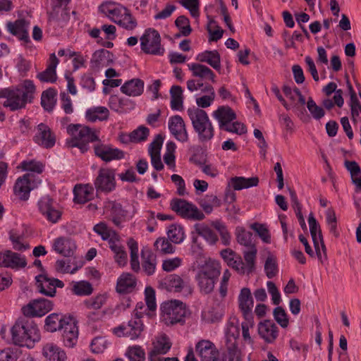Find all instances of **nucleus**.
Listing matches in <instances>:
<instances>
[{
    "label": "nucleus",
    "mask_w": 361,
    "mask_h": 361,
    "mask_svg": "<svg viewBox=\"0 0 361 361\" xmlns=\"http://www.w3.org/2000/svg\"><path fill=\"white\" fill-rule=\"evenodd\" d=\"M288 191H289L290 196V200L293 204V207L295 209V214L298 217L299 224L303 230H306L307 226H306L303 215L302 214V205L300 204V203L298 201L296 192H295L294 190H293L290 188H288Z\"/></svg>",
    "instance_id": "nucleus-44"
},
{
    "label": "nucleus",
    "mask_w": 361,
    "mask_h": 361,
    "mask_svg": "<svg viewBox=\"0 0 361 361\" xmlns=\"http://www.w3.org/2000/svg\"><path fill=\"white\" fill-rule=\"evenodd\" d=\"M307 107L312 117L316 120H319L325 114L324 110L321 106L317 105L312 97L308 99Z\"/></svg>",
    "instance_id": "nucleus-59"
},
{
    "label": "nucleus",
    "mask_w": 361,
    "mask_h": 361,
    "mask_svg": "<svg viewBox=\"0 0 361 361\" xmlns=\"http://www.w3.org/2000/svg\"><path fill=\"white\" fill-rule=\"evenodd\" d=\"M126 355L130 361H144L145 359V353L139 345L129 347L126 350Z\"/></svg>",
    "instance_id": "nucleus-54"
},
{
    "label": "nucleus",
    "mask_w": 361,
    "mask_h": 361,
    "mask_svg": "<svg viewBox=\"0 0 361 361\" xmlns=\"http://www.w3.org/2000/svg\"><path fill=\"white\" fill-rule=\"evenodd\" d=\"M67 132L71 136V138L66 141L68 147H78L82 153H85L90 148V142H97L94 145V152L95 156L102 161L110 162L124 157V152L122 150L101 142L98 132L90 127L80 124H71L67 128Z\"/></svg>",
    "instance_id": "nucleus-1"
},
{
    "label": "nucleus",
    "mask_w": 361,
    "mask_h": 361,
    "mask_svg": "<svg viewBox=\"0 0 361 361\" xmlns=\"http://www.w3.org/2000/svg\"><path fill=\"white\" fill-rule=\"evenodd\" d=\"M200 205L206 214H210L214 207H218L221 205V200L215 195H207L200 200Z\"/></svg>",
    "instance_id": "nucleus-45"
},
{
    "label": "nucleus",
    "mask_w": 361,
    "mask_h": 361,
    "mask_svg": "<svg viewBox=\"0 0 361 361\" xmlns=\"http://www.w3.org/2000/svg\"><path fill=\"white\" fill-rule=\"evenodd\" d=\"M168 238L173 243H180L184 239V231L181 226L171 225L167 232Z\"/></svg>",
    "instance_id": "nucleus-51"
},
{
    "label": "nucleus",
    "mask_w": 361,
    "mask_h": 361,
    "mask_svg": "<svg viewBox=\"0 0 361 361\" xmlns=\"http://www.w3.org/2000/svg\"><path fill=\"white\" fill-rule=\"evenodd\" d=\"M12 339L20 346L33 347L40 339L39 330L33 320L27 317L19 319L11 329Z\"/></svg>",
    "instance_id": "nucleus-4"
},
{
    "label": "nucleus",
    "mask_w": 361,
    "mask_h": 361,
    "mask_svg": "<svg viewBox=\"0 0 361 361\" xmlns=\"http://www.w3.org/2000/svg\"><path fill=\"white\" fill-rule=\"evenodd\" d=\"M9 239L12 243L13 250L18 252H23L30 249V245L25 241L22 235L17 234L14 232H10Z\"/></svg>",
    "instance_id": "nucleus-47"
},
{
    "label": "nucleus",
    "mask_w": 361,
    "mask_h": 361,
    "mask_svg": "<svg viewBox=\"0 0 361 361\" xmlns=\"http://www.w3.org/2000/svg\"><path fill=\"white\" fill-rule=\"evenodd\" d=\"M197 60L202 63H207L215 70L221 68V57L219 52L214 51H205L199 54Z\"/></svg>",
    "instance_id": "nucleus-35"
},
{
    "label": "nucleus",
    "mask_w": 361,
    "mask_h": 361,
    "mask_svg": "<svg viewBox=\"0 0 361 361\" xmlns=\"http://www.w3.org/2000/svg\"><path fill=\"white\" fill-rule=\"evenodd\" d=\"M27 262L25 256L7 250L0 252V267L18 269L25 267Z\"/></svg>",
    "instance_id": "nucleus-16"
},
{
    "label": "nucleus",
    "mask_w": 361,
    "mask_h": 361,
    "mask_svg": "<svg viewBox=\"0 0 361 361\" xmlns=\"http://www.w3.org/2000/svg\"><path fill=\"white\" fill-rule=\"evenodd\" d=\"M234 328L237 336L234 334L231 336L227 334L226 338V353L224 355V361H238L240 360V352L238 348L237 338L239 336L238 329L236 326H231Z\"/></svg>",
    "instance_id": "nucleus-20"
},
{
    "label": "nucleus",
    "mask_w": 361,
    "mask_h": 361,
    "mask_svg": "<svg viewBox=\"0 0 361 361\" xmlns=\"http://www.w3.org/2000/svg\"><path fill=\"white\" fill-rule=\"evenodd\" d=\"M141 49L147 54L163 55L164 48L161 44L159 33L154 29L149 28L145 30L140 37Z\"/></svg>",
    "instance_id": "nucleus-9"
},
{
    "label": "nucleus",
    "mask_w": 361,
    "mask_h": 361,
    "mask_svg": "<svg viewBox=\"0 0 361 361\" xmlns=\"http://www.w3.org/2000/svg\"><path fill=\"white\" fill-rule=\"evenodd\" d=\"M33 140L38 145L49 149L56 143V135L47 125L41 123L37 127V133L33 137Z\"/></svg>",
    "instance_id": "nucleus-15"
},
{
    "label": "nucleus",
    "mask_w": 361,
    "mask_h": 361,
    "mask_svg": "<svg viewBox=\"0 0 361 361\" xmlns=\"http://www.w3.org/2000/svg\"><path fill=\"white\" fill-rule=\"evenodd\" d=\"M187 112L200 142L211 140L214 135V130L207 112L198 107L189 108Z\"/></svg>",
    "instance_id": "nucleus-5"
},
{
    "label": "nucleus",
    "mask_w": 361,
    "mask_h": 361,
    "mask_svg": "<svg viewBox=\"0 0 361 361\" xmlns=\"http://www.w3.org/2000/svg\"><path fill=\"white\" fill-rule=\"evenodd\" d=\"M109 244L110 249L114 253L115 261L119 266H124L127 263L128 255L124 250V247L117 240L110 238L109 240Z\"/></svg>",
    "instance_id": "nucleus-37"
},
{
    "label": "nucleus",
    "mask_w": 361,
    "mask_h": 361,
    "mask_svg": "<svg viewBox=\"0 0 361 361\" xmlns=\"http://www.w3.org/2000/svg\"><path fill=\"white\" fill-rule=\"evenodd\" d=\"M154 246L157 251L163 255L172 254L175 251L174 246L165 238H157Z\"/></svg>",
    "instance_id": "nucleus-49"
},
{
    "label": "nucleus",
    "mask_w": 361,
    "mask_h": 361,
    "mask_svg": "<svg viewBox=\"0 0 361 361\" xmlns=\"http://www.w3.org/2000/svg\"><path fill=\"white\" fill-rule=\"evenodd\" d=\"M40 212L52 223H56L61 218V212L53 206V200L49 196L42 197L38 203Z\"/></svg>",
    "instance_id": "nucleus-23"
},
{
    "label": "nucleus",
    "mask_w": 361,
    "mask_h": 361,
    "mask_svg": "<svg viewBox=\"0 0 361 361\" xmlns=\"http://www.w3.org/2000/svg\"><path fill=\"white\" fill-rule=\"evenodd\" d=\"M142 331L143 324L140 317L133 318L126 324L114 329V333L118 336H126L132 340L137 338Z\"/></svg>",
    "instance_id": "nucleus-14"
},
{
    "label": "nucleus",
    "mask_w": 361,
    "mask_h": 361,
    "mask_svg": "<svg viewBox=\"0 0 361 361\" xmlns=\"http://www.w3.org/2000/svg\"><path fill=\"white\" fill-rule=\"evenodd\" d=\"M47 15L50 23L63 27L70 19V10L68 6H50Z\"/></svg>",
    "instance_id": "nucleus-19"
},
{
    "label": "nucleus",
    "mask_w": 361,
    "mask_h": 361,
    "mask_svg": "<svg viewBox=\"0 0 361 361\" xmlns=\"http://www.w3.org/2000/svg\"><path fill=\"white\" fill-rule=\"evenodd\" d=\"M6 27L8 32L17 37L19 40L24 43L30 42L28 35V23L24 19H18L15 22H8Z\"/></svg>",
    "instance_id": "nucleus-21"
},
{
    "label": "nucleus",
    "mask_w": 361,
    "mask_h": 361,
    "mask_svg": "<svg viewBox=\"0 0 361 361\" xmlns=\"http://www.w3.org/2000/svg\"><path fill=\"white\" fill-rule=\"evenodd\" d=\"M171 348V343L169 337L164 334L157 338L154 343L153 350L157 353L166 354Z\"/></svg>",
    "instance_id": "nucleus-46"
},
{
    "label": "nucleus",
    "mask_w": 361,
    "mask_h": 361,
    "mask_svg": "<svg viewBox=\"0 0 361 361\" xmlns=\"http://www.w3.org/2000/svg\"><path fill=\"white\" fill-rule=\"evenodd\" d=\"M133 137V142L144 141L149 135V129L145 126H140L130 133Z\"/></svg>",
    "instance_id": "nucleus-64"
},
{
    "label": "nucleus",
    "mask_w": 361,
    "mask_h": 361,
    "mask_svg": "<svg viewBox=\"0 0 361 361\" xmlns=\"http://www.w3.org/2000/svg\"><path fill=\"white\" fill-rule=\"evenodd\" d=\"M274 317L276 322L283 328H286L288 325V318L285 310L282 307H277L274 310Z\"/></svg>",
    "instance_id": "nucleus-60"
},
{
    "label": "nucleus",
    "mask_w": 361,
    "mask_h": 361,
    "mask_svg": "<svg viewBox=\"0 0 361 361\" xmlns=\"http://www.w3.org/2000/svg\"><path fill=\"white\" fill-rule=\"evenodd\" d=\"M108 348L107 340L102 336H97L90 343L91 351L93 353H103Z\"/></svg>",
    "instance_id": "nucleus-55"
},
{
    "label": "nucleus",
    "mask_w": 361,
    "mask_h": 361,
    "mask_svg": "<svg viewBox=\"0 0 361 361\" xmlns=\"http://www.w3.org/2000/svg\"><path fill=\"white\" fill-rule=\"evenodd\" d=\"M94 188L89 184L77 185L75 186L74 201L78 204H84L92 198Z\"/></svg>",
    "instance_id": "nucleus-32"
},
{
    "label": "nucleus",
    "mask_w": 361,
    "mask_h": 361,
    "mask_svg": "<svg viewBox=\"0 0 361 361\" xmlns=\"http://www.w3.org/2000/svg\"><path fill=\"white\" fill-rule=\"evenodd\" d=\"M94 188L97 192L109 193L116 188L115 171L109 168H101L94 180Z\"/></svg>",
    "instance_id": "nucleus-10"
},
{
    "label": "nucleus",
    "mask_w": 361,
    "mask_h": 361,
    "mask_svg": "<svg viewBox=\"0 0 361 361\" xmlns=\"http://www.w3.org/2000/svg\"><path fill=\"white\" fill-rule=\"evenodd\" d=\"M235 235L238 243L240 245L248 249L256 247L252 240V233L245 230L243 227L238 226L236 228Z\"/></svg>",
    "instance_id": "nucleus-42"
},
{
    "label": "nucleus",
    "mask_w": 361,
    "mask_h": 361,
    "mask_svg": "<svg viewBox=\"0 0 361 361\" xmlns=\"http://www.w3.org/2000/svg\"><path fill=\"white\" fill-rule=\"evenodd\" d=\"M170 208L183 219L201 221L205 217L197 206L183 199L174 198L171 200Z\"/></svg>",
    "instance_id": "nucleus-8"
},
{
    "label": "nucleus",
    "mask_w": 361,
    "mask_h": 361,
    "mask_svg": "<svg viewBox=\"0 0 361 361\" xmlns=\"http://www.w3.org/2000/svg\"><path fill=\"white\" fill-rule=\"evenodd\" d=\"M171 108L173 110L180 111L183 109V90L180 86L173 85L170 90Z\"/></svg>",
    "instance_id": "nucleus-40"
},
{
    "label": "nucleus",
    "mask_w": 361,
    "mask_h": 361,
    "mask_svg": "<svg viewBox=\"0 0 361 361\" xmlns=\"http://www.w3.org/2000/svg\"><path fill=\"white\" fill-rule=\"evenodd\" d=\"M44 329L49 332L63 331V343L73 348L78 342V328L76 320L71 315L51 313L45 319Z\"/></svg>",
    "instance_id": "nucleus-2"
},
{
    "label": "nucleus",
    "mask_w": 361,
    "mask_h": 361,
    "mask_svg": "<svg viewBox=\"0 0 361 361\" xmlns=\"http://www.w3.org/2000/svg\"><path fill=\"white\" fill-rule=\"evenodd\" d=\"M213 116L219 121L221 129H224L230 122L236 118L235 113L228 106L219 107L214 111Z\"/></svg>",
    "instance_id": "nucleus-28"
},
{
    "label": "nucleus",
    "mask_w": 361,
    "mask_h": 361,
    "mask_svg": "<svg viewBox=\"0 0 361 361\" xmlns=\"http://www.w3.org/2000/svg\"><path fill=\"white\" fill-rule=\"evenodd\" d=\"M56 91L54 88H49L42 92L41 104L45 111H52L56 102Z\"/></svg>",
    "instance_id": "nucleus-41"
},
{
    "label": "nucleus",
    "mask_w": 361,
    "mask_h": 361,
    "mask_svg": "<svg viewBox=\"0 0 361 361\" xmlns=\"http://www.w3.org/2000/svg\"><path fill=\"white\" fill-rule=\"evenodd\" d=\"M264 271L269 279L274 278L278 272L277 264L273 257H268L264 264Z\"/></svg>",
    "instance_id": "nucleus-62"
},
{
    "label": "nucleus",
    "mask_w": 361,
    "mask_h": 361,
    "mask_svg": "<svg viewBox=\"0 0 361 361\" xmlns=\"http://www.w3.org/2000/svg\"><path fill=\"white\" fill-rule=\"evenodd\" d=\"M308 223L310 226V234L314 243V246L315 248V251L320 261H322V253L319 247V245H321L322 250L324 253V258H327L326 255V248L324 245L323 235L322 233V229L319 224L317 222V219L314 218L312 213H310L308 217Z\"/></svg>",
    "instance_id": "nucleus-11"
},
{
    "label": "nucleus",
    "mask_w": 361,
    "mask_h": 361,
    "mask_svg": "<svg viewBox=\"0 0 361 361\" xmlns=\"http://www.w3.org/2000/svg\"><path fill=\"white\" fill-rule=\"evenodd\" d=\"M221 274V266L217 261L209 260L200 269L197 276L200 292L209 294L214 290L216 281Z\"/></svg>",
    "instance_id": "nucleus-6"
},
{
    "label": "nucleus",
    "mask_w": 361,
    "mask_h": 361,
    "mask_svg": "<svg viewBox=\"0 0 361 361\" xmlns=\"http://www.w3.org/2000/svg\"><path fill=\"white\" fill-rule=\"evenodd\" d=\"M257 252V248L255 247L249 248L248 251H245L243 252L244 259L246 263L245 264L247 274L252 273L255 270Z\"/></svg>",
    "instance_id": "nucleus-52"
},
{
    "label": "nucleus",
    "mask_w": 361,
    "mask_h": 361,
    "mask_svg": "<svg viewBox=\"0 0 361 361\" xmlns=\"http://www.w3.org/2000/svg\"><path fill=\"white\" fill-rule=\"evenodd\" d=\"M238 305L243 317H253L252 310L254 301L250 288H243L241 289L238 296Z\"/></svg>",
    "instance_id": "nucleus-25"
},
{
    "label": "nucleus",
    "mask_w": 361,
    "mask_h": 361,
    "mask_svg": "<svg viewBox=\"0 0 361 361\" xmlns=\"http://www.w3.org/2000/svg\"><path fill=\"white\" fill-rule=\"evenodd\" d=\"M195 231L210 244H214L218 240V237L215 232L208 226H199L196 225Z\"/></svg>",
    "instance_id": "nucleus-53"
},
{
    "label": "nucleus",
    "mask_w": 361,
    "mask_h": 361,
    "mask_svg": "<svg viewBox=\"0 0 361 361\" xmlns=\"http://www.w3.org/2000/svg\"><path fill=\"white\" fill-rule=\"evenodd\" d=\"M53 308V302L47 299H37L23 307L22 312L25 317L31 319L34 317H42Z\"/></svg>",
    "instance_id": "nucleus-13"
},
{
    "label": "nucleus",
    "mask_w": 361,
    "mask_h": 361,
    "mask_svg": "<svg viewBox=\"0 0 361 361\" xmlns=\"http://www.w3.org/2000/svg\"><path fill=\"white\" fill-rule=\"evenodd\" d=\"M109 111L104 106L92 107L87 110L86 118L91 122H95L97 120L106 121L108 119Z\"/></svg>",
    "instance_id": "nucleus-38"
},
{
    "label": "nucleus",
    "mask_w": 361,
    "mask_h": 361,
    "mask_svg": "<svg viewBox=\"0 0 361 361\" xmlns=\"http://www.w3.org/2000/svg\"><path fill=\"white\" fill-rule=\"evenodd\" d=\"M258 333L267 343H272L278 337L279 328L272 321L264 320L259 323Z\"/></svg>",
    "instance_id": "nucleus-24"
},
{
    "label": "nucleus",
    "mask_w": 361,
    "mask_h": 361,
    "mask_svg": "<svg viewBox=\"0 0 361 361\" xmlns=\"http://www.w3.org/2000/svg\"><path fill=\"white\" fill-rule=\"evenodd\" d=\"M141 257L143 271L147 276L152 275L155 272L157 266L156 256L150 250L146 249L142 250Z\"/></svg>",
    "instance_id": "nucleus-33"
},
{
    "label": "nucleus",
    "mask_w": 361,
    "mask_h": 361,
    "mask_svg": "<svg viewBox=\"0 0 361 361\" xmlns=\"http://www.w3.org/2000/svg\"><path fill=\"white\" fill-rule=\"evenodd\" d=\"M169 128L177 140L181 142H185L188 140L185 123L180 116L176 115L169 118Z\"/></svg>",
    "instance_id": "nucleus-18"
},
{
    "label": "nucleus",
    "mask_w": 361,
    "mask_h": 361,
    "mask_svg": "<svg viewBox=\"0 0 361 361\" xmlns=\"http://www.w3.org/2000/svg\"><path fill=\"white\" fill-rule=\"evenodd\" d=\"M251 228L256 231V233L264 243H270L271 236L269 230L264 225L258 223H255L252 224Z\"/></svg>",
    "instance_id": "nucleus-63"
},
{
    "label": "nucleus",
    "mask_w": 361,
    "mask_h": 361,
    "mask_svg": "<svg viewBox=\"0 0 361 361\" xmlns=\"http://www.w3.org/2000/svg\"><path fill=\"white\" fill-rule=\"evenodd\" d=\"M54 249L59 254L64 257H70L73 255L76 245L71 239L61 237L54 240Z\"/></svg>",
    "instance_id": "nucleus-27"
},
{
    "label": "nucleus",
    "mask_w": 361,
    "mask_h": 361,
    "mask_svg": "<svg viewBox=\"0 0 361 361\" xmlns=\"http://www.w3.org/2000/svg\"><path fill=\"white\" fill-rule=\"evenodd\" d=\"M188 66L193 77L202 80H208L212 82H216V75L209 67L197 63L188 64Z\"/></svg>",
    "instance_id": "nucleus-30"
},
{
    "label": "nucleus",
    "mask_w": 361,
    "mask_h": 361,
    "mask_svg": "<svg viewBox=\"0 0 361 361\" xmlns=\"http://www.w3.org/2000/svg\"><path fill=\"white\" fill-rule=\"evenodd\" d=\"M59 63V59L53 53L50 55L49 59V64L47 68L37 74V78L42 82H54L57 79L56 68Z\"/></svg>",
    "instance_id": "nucleus-26"
},
{
    "label": "nucleus",
    "mask_w": 361,
    "mask_h": 361,
    "mask_svg": "<svg viewBox=\"0 0 361 361\" xmlns=\"http://www.w3.org/2000/svg\"><path fill=\"white\" fill-rule=\"evenodd\" d=\"M207 31L210 35L209 41L216 42L222 37L224 34V30L216 25V21L213 19H211L209 22Z\"/></svg>",
    "instance_id": "nucleus-56"
},
{
    "label": "nucleus",
    "mask_w": 361,
    "mask_h": 361,
    "mask_svg": "<svg viewBox=\"0 0 361 361\" xmlns=\"http://www.w3.org/2000/svg\"><path fill=\"white\" fill-rule=\"evenodd\" d=\"M344 166L349 171L353 184L361 190V169L355 161L346 160Z\"/></svg>",
    "instance_id": "nucleus-39"
},
{
    "label": "nucleus",
    "mask_w": 361,
    "mask_h": 361,
    "mask_svg": "<svg viewBox=\"0 0 361 361\" xmlns=\"http://www.w3.org/2000/svg\"><path fill=\"white\" fill-rule=\"evenodd\" d=\"M161 317L166 325L183 324L185 322L187 310L185 305L180 300H171L163 303L161 307Z\"/></svg>",
    "instance_id": "nucleus-7"
},
{
    "label": "nucleus",
    "mask_w": 361,
    "mask_h": 361,
    "mask_svg": "<svg viewBox=\"0 0 361 361\" xmlns=\"http://www.w3.org/2000/svg\"><path fill=\"white\" fill-rule=\"evenodd\" d=\"M121 91L130 97L140 96L144 91V82L139 78L130 80L121 87Z\"/></svg>",
    "instance_id": "nucleus-31"
},
{
    "label": "nucleus",
    "mask_w": 361,
    "mask_h": 361,
    "mask_svg": "<svg viewBox=\"0 0 361 361\" xmlns=\"http://www.w3.org/2000/svg\"><path fill=\"white\" fill-rule=\"evenodd\" d=\"M179 3L189 10L192 16H199L200 0H179Z\"/></svg>",
    "instance_id": "nucleus-61"
},
{
    "label": "nucleus",
    "mask_w": 361,
    "mask_h": 361,
    "mask_svg": "<svg viewBox=\"0 0 361 361\" xmlns=\"http://www.w3.org/2000/svg\"><path fill=\"white\" fill-rule=\"evenodd\" d=\"M42 355L49 361H66L65 352L54 343H46L42 348Z\"/></svg>",
    "instance_id": "nucleus-29"
},
{
    "label": "nucleus",
    "mask_w": 361,
    "mask_h": 361,
    "mask_svg": "<svg viewBox=\"0 0 361 361\" xmlns=\"http://www.w3.org/2000/svg\"><path fill=\"white\" fill-rule=\"evenodd\" d=\"M32 179L33 175L31 173H26L17 179L13 190L20 200H27L29 198L30 192L32 189L30 184Z\"/></svg>",
    "instance_id": "nucleus-22"
},
{
    "label": "nucleus",
    "mask_w": 361,
    "mask_h": 361,
    "mask_svg": "<svg viewBox=\"0 0 361 361\" xmlns=\"http://www.w3.org/2000/svg\"><path fill=\"white\" fill-rule=\"evenodd\" d=\"M71 291L73 294L79 296H89L93 291L92 285L87 281L72 282Z\"/></svg>",
    "instance_id": "nucleus-43"
},
{
    "label": "nucleus",
    "mask_w": 361,
    "mask_h": 361,
    "mask_svg": "<svg viewBox=\"0 0 361 361\" xmlns=\"http://www.w3.org/2000/svg\"><path fill=\"white\" fill-rule=\"evenodd\" d=\"M175 24L179 28L183 36H188L191 33L192 29L189 19L185 16H178L175 21Z\"/></svg>",
    "instance_id": "nucleus-58"
},
{
    "label": "nucleus",
    "mask_w": 361,
    "mask_h": 361,
    "mask_svg": "<svg viewBox=\"0 0 361 361\" xmlns=\"http://www.w3.org/2000/svg\"><path fill=\"white\" fill-rule=\"evenodd\" d=\"M116 24L127 30H133L137 25V23L135 18H134L132 16L131 13L128 9L127 10V12L123 13V15L122 16L121 19L118 20Z\"/></svg>",
    "instance_id": "nucleus-48"
},
{
    "label": "nucleus",
    "mask_w": 361,
    "mask_h": 361,
    "mask_svg": "<svg viewBox=\"0 0 361 361\" xmlns=\"http://www.w3.org/2000/svg\"><path fill=\"white\" fill-rule=\"evenodd\" d=\"M202 361H219V352L215 345L209 340H201L195 346Z\"/></svg>",
    "instance_id": "nucleus-17"
},
{
    "label": "nucleus",
    "mask_w": 361,
    "mask_h": 361,
    "mask_svg": "<svg viewBox=\"0 0 361 361\" xmlns=\"http://www.w3.org/2000/svg\"><path fill=\"white\" fill-rule=\"evenodd\" d=\"M35 92V86L32 81L26 80L19 87L1 90L0 98L6 99L3 106L13 111L24 109L27 103H31Z\"/></svg>",
    "instance_id": "nucleus-3"
},
{
    "label": "nucleus",
    "mask_w": 361,
    "mask_h": 361,
    "mask_svg": "<svg viewBox=\"0 0 361 361\" xmlns=\"http://www.w3.org/2000/svg\"><path fill=\"white\" fill-rule=\"evenodd\" d=\"M106 293L98 294L94 298L85 300L84 304L88 309L99 310L106 303Z\"/></svg>",
    "instance_id": "nucleus-50"
},
{
    "label": "nucleus",
    "mask_w": 361,
    "mask_h": 361,
    "mask_svg": "<svg viewBox=\"0 0 361 361\" xmlns=\"http://www.w3.org/2000/svg\"><path fill=\"white\" fill-rule=\"evenodd\" d=\"M49 285H51L49 289H44L41 283L39 286L40 287V293L49 297L55 295L56 287L63 288L64 286V283L62 281L54 278H51V282L49 283Z\"/></svg>",
    "instance_id": "nucleus-57"
},
{
    "label": "nucleus",
    "mask_w": 361,
    "mask_h": 361,
    "mask_svg": "<svg viewBox=\"0 0 361 361\" xmlns=\"http://www.w3.org/2000/svg\"><path fill=\"white\" fill-rule=\"evenodd\" d=\"M233 190H240L245 188L257 186L259 183L257 177L245 178L243 176H235L230 179Z\"/></svg>",
    "instance_id": "nucleus-36"
},
{
    "label": "nucleus",
    "mask_w": 361,
    "mask_h": 361,
    "mask_svg": "<svg viewBox=\"0 0 361 361\" xmlns=\"http://www.w3.org/2000/svg\"><path fill=\"white\" fill-rule=\"evenodd\" d=\"M136 286V279L130 273H123L117 281L116 290L119 293H128L131 292Z\"/></svg>",
    "instance_id": "nucleus-34"
},
{
    "label": "nucleus",
    "mask_w": 361,
    "mask_h": 361,
    "mask_svg": "<svg viewBox=\"0 0 361 361\" xmlns=\"http://www.w3.org/2000/svg\"><path fill=\"white\" fill-rule=\"evenodd\" d=\"M187 278H183L178 274H170L159 282V288L171 293H180L189 288Z\"/></svg>",
    "instance_id": "nucleus-12"
}]
</instances>
